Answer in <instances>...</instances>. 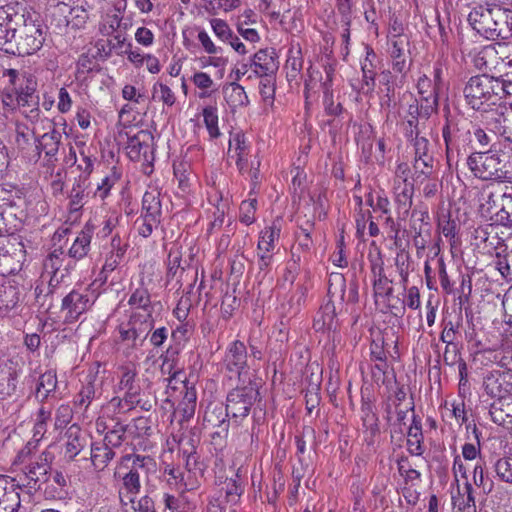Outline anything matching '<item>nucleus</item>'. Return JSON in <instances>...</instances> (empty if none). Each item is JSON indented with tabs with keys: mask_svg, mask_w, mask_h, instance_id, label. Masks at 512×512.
Masks as SVG:
<instances>
[{
	"mask_svg": "<svg viewBox=\"0 0 512 512\" xmlns=\"http://www.w3.org/2000/svg\"><path fill=\"white\" fill-rule=\"evenodd\" d=\"M0 79L4 83L0 97L5 109L20 110L31 124L41 123L51 126V120L42 115L38 106L37 81L32 74L9 68L3 70Z\"/></svg>",
	"mask_w": 512,
	"mask_h": 512,
	"instance_id": "1",
	"label": "nucleus"
},
{
	"mask_svg": "<svg viewBox=\"0 0 512 512\" xmlns=\"http://www.w3.org/2000/svg\"><path fill=\"white\" fill-rule=\"evenodd\" d=\"M147 285L148 282L142 275L139 287L132 291L128 299L131 312L129 321L119 327L121 339L128 342L132 348L143 345L155 324L153 313L158 302H152Z\"/></svg>",
	"mask_w": 512,
	"mask_h": 512,
	"instance_id": "2",
	"label": "nucleus"
},
{
	"mask_svg": "<svg viewBox=\"0 0 512 512\" xmlns=\"http://www.w3.org/2000/svg\"><path fill=\"white\" fill-rule=\"evenodd\" d=\"M155 467V461L149 456L127 454L121 458L115 477L122 483L119 495L123 505L131 504L132 508L136 509L134 503L141 490L140 476L154 471Z\"/></svg>",
	"mask_w": 512,
	"mask_h": 512,
	"instance_id": "3",
	"label": "nucleus"
},
{
	"mask_svg": "<svg viewBox=\"0 0 512 512\" xmlns=\"http://www.w3.org/2000/svg\"><path fill=\"white\" fill-rule=\"evenodd\" d=\"M54 459L53 454L44 450L35 451L32 442H28L17 454L14 465L18 467L17 480L22 486L37 489L48 481V473Z\"/></svg>",
	"mask_w": 512,
	"mask_h": 512,
	"instance_id": "4",
	"label": "nucleus"
},
{
	"mask_svg": "<svg viewBox=\"0 0 512 512\" xmlns=\"http://www.w3.org/2000/svg\"><path fill=\"white\" fill-rule=\"evenodd\" d=\"M500 85L498 78L486 74L471 77L464 87V97L466 103L475 110H483L485 116L490 106H498V94Z\"/></svg>",
	"mask_w": 512,
	"mask_h": 512,
	"instance_id": "5",
	"label": "nucleus"
},
{
	"mask_svg": "<svg viewBox=\"0 0 512 512\" xmlns=\"http://www.w3.org/2000/svg\"><path fill=\"white\" fill-rule=\"evenodd\" d=\"M467 165L474 176L482 180L505 181L512 178V172L496 153H473L468 157Z\"/></svg>",
	"mask_w": 512,
	"mask_h": 512,
	"instance_id": "6",
	"label": "nucleus"
},
{
	"mask_svg": "<svg viewBox=\"0 0 512 512\" xmlns=\"http://www.w3.org/2000/svg\"><path fill=\"white\" fill-rule=\"evenodd\" d=\"M258 383L249 379L247 384L243 381L242 385L231 390L226 398L227 414L231 419L238 423L246 418L259 397Z\"/></svg>",
	"mask_w": 512,
	"mask_h": 512,
	"instance_id": "7",
	"label": "nucleus"
},
{
	"mask_svg": "<svg viewBox=\"0 0 512 512\" xmlns=\"http://www.w3.org/2000/svg\"><path fill=\"white\" fill-rule=\"evenodd\" d=\"M281 231V221L275 220L259 232L256 257L257 266L260 271L267 273L271 269L274 262V252L277 247Z\"/></svg>",
	"mask_w": 512,
	"mask_h": 512,
	"instance_id": "8",
	"label": "nucleus"
},
{
	"mask_svg": "<svg viewBox=\"0 0 512 512\" xmlns=\"http://www.w3.org/2000/svg\"><path fill=\"white\" fill-rule=\"evenodd\" d=\"M24 18L23 27L20 30V39L17 43L18 53L32 55L39 51L45 41V27L36 15L28 13Z\"/></svg>",
	"mask_w": 512,
	"mask_h": 512,
	"instance_id": "9",
	"label": "nucleus"
},
{
	"mask_svg": "<svg viewBox=\"0 0 512 512\" xmlns=\"http://www.w3.org/2000/svg\"><path fill=\"white\" fill-rule=\"evenodd\" d=\"M484 385L487 394L496 398L489 411L492 421L502 426L512 424V398L502 395L501 385L494 376H488Z\"/></svg>",
	"mask_w": 512,
	"mask_h": 512,
	"instance_id": "10",
	"label": "nucleus"
},
{
	"mask_svg": "<svg viewBox=\"0 0 512 512\" xmlns=\"http://www.w3.org/2000/svg\"><path fill=\"white\" fill-rule=\"evenodd\" d=\"M95 300L96 296L88 289H74L70 291L62 299L61 304L64 322L72 324L78 321L93 306Z\"/></svg>",
	"mask_w": 512,
	"mask_h": 512,
	"instance_id": "11",
	"label": "nucleus"
},
{
	"mask_svg": "<svg viewBox=\"0 0 512 512\" xmlns=\"http://www.w3.org/2000/svg\"><path fill=\"white\" fill-rule=\"evenodd\" d=\"M484 118L489 131L503 137L505 141L512 142V103H499L494 111L488 112Z\"/></svg>",
	"mask_w": 512,
	"mask_h": 512,
	"instance_id": "12",
	"label": "nucleus"
},
{
	"mask_svg": "<svg viewBox=\"0 0 512 512\" xmlns=\"http://www.w3.org/2000/svg\"><path fill=\"white\" fill-rule=\"evenodd\" d=\"M43 130H47L40 136L35 137V147L37 150L36 156L40 157L41 152H44L45 157L48 158L49 162H53L56 160V155L59 151V146L61 142L62 135L61 133L54 127V124L51 122V126L47 124L38 123Z\"/></svg>",
	"mask_w": 512,
	"mask_h": 512,
	"instance_id": "13",
	"label": "nucleus"
},
{
	"mask_svg": "<svg viewBox=\"0 0 512 512\" xmlns=\"http://www.w3.org/2000/svg\"><path fill=\"white\" fill-rule=\"evenodd\" d=\"M119 383L118 388L121 391H124L123 400L128 404V406H133L135 403L139 402V394L140 388L137 384V368L133 363H128L122 365L119 368Z\"/></svg>",
	"mask_w": 512,
	"mask_h": 512,
	"instance_id": "14",
	"label": "nucleus"
},
{
	"mask_svg": "<svg viewBox=\"0 0 512 512\" xmlns=\"http://www.w3.org/2000/svg\"><path fill=\"white\" fill-rule=\"evenodd\" d=\"M152 141L153 136L144 130H141L137 134L128 137L125 146L127 156L132 161H140L142 159L149 161L152 154Z\"/></svg>",
	"mask_w": 512,
	"mask_h": 512,
	"instance_id": "15",
	"label": "nucleus"
},
{
	"mask_svg": "<svg viewBox=\"0 0 512 512\" xmlns=\"http://www.w3.org/2000/svg\"><path fill=\"white\" fill-rule=\"evenodd\" d=\"M14 480L0 475V512H17L20 508L19 487Z\"/></svg>",
	"mask_w": 512,
	"mask_h": 512,
	"instance_id": "16",
	"label": "nucleus"
},
{
	"mask_svg": "<svg viewBox=\"0 0 512 512\" xmlns=\"http://www.w3.org/2000/svg\"><path fill=\"white\" fill-rule=\"evenodd\" d=\"M392 193L398 220H405L412 207L414 185L413 183L393 184Z\"/></svg>",
	"mask_w": 512,
	"mask_h": 512,
	"instance_id": "17",
	"label": "nucleus"
},
{
	"mask_svg": "<svg viewBox=\"0 0 512 512\" xmlns=\"http://www.w3.org/2000/svg\"><path fill=\"white\" fill-rule=\"evenodd\" d=\"M247 363V349L243 342L233 341L226 350L224 357L225 368L232 373L241 375Z\"/></svg>",
	"mask_w": 512,
	"mask_h": 512,
	"instance_id": "18",
	"label": "nucleus"
},
{
	"mask_svg": "<svg viewBox=\"0 0 512 512\" xmlns=\"http://www.w3.org/2000/svg\"><path fill=\"white\" fill-rule=\"evenodd\" d=\"M493 7L479 6L474 8L468 15V21L473 28L486 37H493L495 28L492 23Z\"/></svg>",
	"mask_w": 512,
	"mask_h": 512,
	"instance_id": "19",
	"label": "nucleus"
},
{
	"mask_svg": "<svg viewBox=\"0 0 512 512\" xmlns=\"http://www.w3.org/2000/svg\"><path fill=\"white\" fill-rule=\"evenodd\" d=\"M94 234V224L87 222L81 231L78 232L75 240L68 250V257L74 260L85 258L91 246V240Z\"/></svg>",
	"mask_w": 512,
	"mask_h": 512,
	"instance_id": "20",
	"label": "nucleus"
},
{
	"mask_svg": "<svg viewBox=\"0 0 512 512\" xmlns=\"http://www.w3.org/2000/svg\"><path fill=\"white\" fill-rule=\"evenodd\" d=\"M126 250L127 244L122 241L119 235H114L111 239L109 251L106 253L101 271V274L105 275V280L107 279V275L119 266L124 258Z\"/></svg>",
	"mask_w": 512,
	"mask_h": 512,
	"instance_id": "21",
	"label": "nucleus"
},
{
	"mask_svg": "<svg viewBox=\"0 0 512 512\" xmlns=\"http://www.w3.org/2000/svg\"><path fill=\"white\" fill-rule=\"evenodd\" d=\"M364 49L365 57L361 61V70L363 74L361 90L364 93H369L372 92L375 87V76L378 57L370 46H365Z\"/></svg>",
	"mask_w": 512,
	"mask_h": 512,
	"instance_id": "22",
	"label": "nucleus"
},
{
	"mask_svg": "<svg viewBox=\"0 0 512 512\" xmlns=\"http://www.w3.org/2000/svg\"><path fill=\"white\" fill-rule=\"evenodd\" d=\"M96 381L95 374L89 373L82 381L81 388L73 398V405L77 411H86L96 397Z\"/></svg>",
	"mask_w": 512,
	"mask_h": 512,
	"instance_id": "23",
	"label": "nucleus"
},
{
	"mask_svg": "<svg viewBox=\"0 0 512 512\" xmlns=\"http://www.w3.org/2000/svg\"><path fill=\"white\" fill-rule=\"evenodd\" d=\"M87 440L80 427L71 425L65 433L64 456L73 460L86 446Z\"/></svg>",
	"mask_w": 512,
	"mask_h": 512,
	"instance_id": "24",
	"label": "nucleus"
},
{
	"mask_svg": "<svg viewBox=\"0 0 512 512\" xmlns=\"http://www.w3.org/2000/svg\"><path fill=\"white\" fill-rule=\"evenodd\" d=\"M274 53L267 49H260L249 58V66L258 77L267 76L277 70Z\"/></svg>",
	"mask_w": 512,
	"mask_h": 512,
	"instance_id": "25",
	"label": "nucleus"
},
{
	"mask_svg": "<svg viewBox=\"0 0 512 512\" xmlns=\"http://www.w3.org/2000/svg\"><path fill=\"white\" fill-rule=\"evenodd\" d=\"M338 326L335 305L329 301L321 306L314 319L313 327L316 331L331 332L336 331Z\"/></svg>",
	"mask_w": 512,
	"mask_h": 512,
	"instance_id": "26",
	"label": "nucleus"
},
{
	"mask_svg": "<svg viewBox=\"0 0 512 512\" xmlns=\"http://www.w3.org/2000/svg\"><path fill=\"white\" fill-rule=\"evenodd\" d=\"M362 427L365 434V441L373 444L375 437L379 433L378 417L371 404L363 403L361 406Z\"/></svg>",
	"mask_w": 512,
	"mask_h": 512,
	"instance_id": "27",
	"label": "nucleus"
},
{
	"mask_svg": "<svg viewBox=\"0 0 512 512\" xmlns=\"http://www.w3.org/2000/svg\"><path fill=\"white\" fill-rule=\"evenodd\" d=\"M196 399V391L193 388L186 389L183 399L173 413V418L178 420L180 425L193 418L196 409Z\"/></svg>",
	"mask_w": 512,
	"mask_h": 512,
	"instance_id": "28",
	"label": "nucleus"
},
{
	"mask_svg": "<svg viewBox=\"0 0 512 512\" xmlns=\"http://www.w3.org/2000/svg\"><path fill=\"white\" fill-rule=\"evenodd\" d=\"M161 372L163 375H168V388L177 390L180 389V387H178V384H180L185 392L186 389H189L184 372L176 366L173 360H169L167 357H165L161 365Z\"/></svg>",
	"mask_w": 512,
	"mask_h": 512,
	"instance_id": "29",
	"label": "nucleus"
},
{
	"mask_svg": "<svg viewBox=\"0 0 512 512\" xmlns=\"http://www.w3.org/2000/svg\"><path fill=\"white\" fill-rule=\"evenodd\" d=\"M57 11L64 16L67 25L81 27L88 19L87 9L83 5L70 6L66 3H59Z\"/></svg>",
	"mask_w": 512,
	"mask_h": 512,
	"instance_id": "30",
	"label": "nucleus"
},
{
	"mask_svg": "<svg viewBox=\"0 0 512 512\" xmlns=\"http://www.w3.org/2000/svg\"><path fill=\"white\" fill-rule=\"evenodd\" d=\"M423 433L421 420L413 415L412 424L407 432V449L410 454L420 456L423 454L424 449L422 446Z\"/></svg>",
	"mask_w": 512,
	"mask_h": 512,
	"instance_id": "31",
	"label": "nucleus"
},
{
	"mask_svg": "<svg viewBox=\"0 0 512 512\" xmlns=\"http://www.w3.org/2000/svg\"><path fill=\"white\" fill-rule=\"evenodd\" d=\"M68 481L61 471H55L45 488V494L52 499H62L67 494Z\"/></svg>",
	"mask_w": 512,
	"mask_h": 512,
	"instance_id": "32",
	"label": "nucleus"
},
{
	"mask_svg": "<svg viewBox=\"0 0 512 512\" xmlns=\"http://www.w3.org/2000/svg\"><path fill=\"white\" fill-rule=\"evenodd\" d=\"M224 97L228 105L233 109L244 107L249 103L245 89L236 82H232L224 88Z\"/></svg>",
	"mask_w": 512,
	"mask_h": 512,
	"instance_id": "33",
	"label": "nucleus"
},
{
	"mask_svg": "<svg viewBox=\"0 0 512 512\" xmlns=\"http://www.w3.org/2000/svg\"><path fill=\"white\" fill-rule=\"evenodd\" d=\"M452 502L460 511L475 508L473 488L468 481H465L462 488L460 484L457 485V494H452Z\"/></svg>",
	"mask_w": 512,
	"mask_h": 512,
	"instance_id": "34",
	"label": "nucleus"
},
{
	"mask_svg": "<svg viewBox=\"0 0 512 512\" xmlns=\"http://www.w3.org/2000/svg\"><path fill=\"white\" fill-rule=\"evenodd\" d=\"M114 456V451L104 443H95L91 446V462L97 470H103Z\"/></svg>",
	"mask_w": 512,
	"mask_h": 512,
	"instance_id": "35",
	"label": "nucleus"
},
{
	"mask_svg": "<svg viewBox=\"0 0 512 512\" xmlns=\"http://www.w3.org/2000/svg\"><path fill=\"white\" fill-rule=\"evenodd\" d=\"M373 274V289L376 296H389L392 293V286L390 280L384 273L382 264H374L372 266Z\"/></svg>",
	"mask_w": 512,
	"mask_h": 512,
	"instance_id": "36",
	"label": "nucleus"
},
{
	"mask_svg": "<svg viewBox=\"0 0 512 512\" xmlns=\"http://www.w3.org/2000/svg\"><path fill=\"white\" fill-rule=\"evenodd\" d=\"M57 376L52 370L46 371L39 377V381L36 386V397L40 400H45L51 393L56 390L57 387Z\"/></svg>",
	"mask_w": 512,
	"mask_h": 512,
	"instance_id": "37",
	"label": "nucleus"
},
{
	"mask_svg": "<svg viewBox=\"0 0 512 512\" xmlns=\"http://www.w3.org/2000/svg\"><path fill=\"white\" fill-rule=\"evenodd\" d=\"M160 193L153 189L146 191L142 199V214L154 218H161Z\"/></svg>",
	"mask_w": 512,
	"mask_h": 512,
	"instance_id": "38",
	"label": "nucleus"
},
{
	"mask_svg": "<svg viewBox=\"0 0 512 512\" xmlns=\"http://www.w3.org/2000/svg\"><path fill=\"white\" fill-rule=\"evenodd\" d=\"M33 128L28 127L26 124L22 122H16L15 126V142L17 144L18 149L21 151L27 150L31 145V140L34 139L37 133V126L39 124H33Z\"/></svg>",
	"mask_w": 512,
	"mask_h": 512,
	"instance_id": "39",
	"label": "nucleus"
},
{
	"mask_svg": "<svg viewBox=\"0 0 512 512\" xmlns=\"http://www.w3.org/2000/svg\"><path fill=\"white\" fill-rule=\"evenodd\" d=\"M230 417V414H227V409L223 408L222 405H209L205 415L204 421L208 423L212 427H223V431H228V424H226V418Z\"/></svg>",
	"mask_w": 512,
	"mask_h": 512,
	"instance_id": "40",
	"label": "nucleus"
},
{
	"mask_svg": "<svg viewBox=\"0 0 512 512\" xmlns=\"http://www.w3.org/2000/svg\"><path fill=\"white\" fill-rule=\"evenodd\" d=\"M51 420V411L46 410L43 406L38 410L35 425L33 428L32 446L36 447L38 443L47 432L48 422Z\"/></svg>",
	"mask_w": 512,
	"mask_h": 512,
	"instance_id": "41",
	"label": "nucleus"
},
{
	"mask_svg": "<svg viewBox=\"0 0 512 512\" xmlns=\"http://www.w3.org/2000/svg\"><path fill=\"white\" fill-rule=\"evenodd\" d=\"M16 29L8 17L0 16V49L13 52L12 41L15 39Z\"/></svg>",
	"mask_w": 512,
	"mask_h": 512,
	"instance_id": "42",
	"label": "nucleus"
},
{
	"mask_svg": "<svg viewBox=\"0 0 512 512\" xmlns=\"http://www.w3.org/2000/svg\"><path fill=\"white\" fill-rule=\"evenodd\" d=\"M152 99L172 107L176 102V95L167 84L157 81L152 86Z\"/></svg>",
	"mask_w": 512,
	"mask_h": 512,
	"instance_id": "43",
	"label": "nucleus"
},
{
	"mask_svg": "<svg viewBox=\"0 0 512 512\" xmlns=\"http://www.w3.org/2000/svg\"><path fill=\"white\" fill-rule=\"evenodd\" d=\"M203 121L211 139H216L221 135L218 126V109L215 106H206L202 111Z\"/></svg>",
	"mask_w": 512,
	"mask_h": 512,
	"instance_id": "44",
	"label": "nucleus"
},
{
	"mask_svg": "<svg viewBox=\"0 0 512 512\" xmlns=\"http://www.w3.org/2000/svg\"><path fill=\"white\" fill-rule=\"evenodd\" d=\"M417 89L418 93L424 100H432L433 103H437L440 91L437 89L435 84H433L432 79H430L426 74H423L418 78Z\"/></svg>",
	"mask_w": 512,
	"mask_h": 512,
	"instance_id": "45",
	"label": "nucleus"
},
{
	"mask_svg": "<svg viewBox=\"0 0 512 512\" xmlns=\"http://www.w3.org/2000/svg\"><path fill=\"white\" fill-rule=\"evenodd\" d=\"M66 260V255L61 248L54 249L45 259L44 268L47 272L53 274L51 281L57 277L63 262Z\"/></svg>",
	"mask_w": 512,
	"mask_h": 512,
	"instance_id": "46",
	"label": "nucleus"
},
{
	"mask_svg": "<svg viewBox=\"0 0 512 512\" xmlns=\"http://www.w3.org/2000/svg\"><path fill=\"white\" fill-rule=\"evenodd\" d=\"M239 471L240 469H237L235 478L226 479V481L221 486V491L225 492L228 502L235 503L243 492V487L238 479Z\"/></svg>",
	"mask_w": 512,
	"mask_h": 512,
	"instance_id": "47",
	"label": "nucleus"
},
{
	"mask_svg": "<svg viewBox=\"0 0 512 512\" xmlns=\"http://www.w3.org/2000/svg\"><path fill=\"white\" fill-rule=\"evenodd\" d=\"M121 173L113 167L108 175H106L97 186L95 195L104 200L110 193L111 188L120 180Z\"/></svg>",
	"mask_w": 512,
	"mask_h": 512,
	"instance_id": "48",
	"label": "nucleus"
},
{
	"mask_svg": "<svg viewBox=\"0 0 512 512\" xmlns=\"http://www.w3.org/2000/svg\"><path fill=\"white\" fill-rule=\"evenodd\" d=\"M164 505L171 512H194L195 506L192 505L186 498H177L170 494H164Z\"/></svg>",
	"mask_w": 512,
	"mask_h": 512,
	"instance_id": "49",
	"label": "nucleus"
},
{
	"mask_svg": "<svg viewBox=\"0 0 512 512\" xmlns=\"http://www.w3.org/2000/svg\"><path fill=\"white\" fill-rule=\"evenodd\" d=\"M209 23L214 35L223 43H227L235 34L227 21L221 18H212Z\"/></svg>",
	"mask_w": 512,
	"mask_h": 512,
	"instance_id": "50",
	"label": "nucleus"
},
{
	"mask_svg": "<svg viewBox=\"0 0 512 512\" xmlns=\"http://www.w3.org/2000/svg\"><path fill=\"white\" fill-rule=\"evenodd\" d=\"M16 383V374L0 365V397L11 395L16 389Z\"/></svg>",
	"mask_w": 512,
	"mask_h": 512,
	"instance_id": "51",
	"label": "nucleus"
},
{
	"mask_svg": "<svg viewBox=\"0 0 512 512\" xmlns=\"http://www.w3.org/2000/svg\"><path fill=\"white\" fill-rule=\"evenodd\" d=\"M159 223L160 219L141 214L136 221L137 231L140 236L147 238L158 227Z\"/></svg>",
	"mask_w": 512,
	"mask_h": 512,
	"instance_id": "52",
	"label": "nucleus"
},
{
	"mask_svg": "<svg viewBox=\"0 0 512 512\" xmlns=\"http://www.w3.org/2000/svg\"><path fill=\"white\" fill-rule=\"evenodd\" d=\"M257 209V200H245L240 205L239 219L245 225H251L255 221V212Z\"/></svg>",
	"mask_w": 512,
	"mask_h": 512,
	"instance_id": "53",
	"label": "nucleus"
},
{
	"mask_svg": "<svg viewBox=\"0 0 512 512\" xmlns=\"http://www.w3.org/2000/svg\"><path fill=\"white\" fill-rule=\"evenodd\" d=\"M246 143L244 135L237 133L229 141V151L234 152L237 159L236 164L242 169L241 161L245 155Z\"/></svg>",
	"mask_w": 512,
	"mask_h": 512,
	"instance_id": "54",
	"label": "nucleus"
},
{
	"mask_svg": "<svg viewBox=\"0 0 512 512\" xmlns=\"http://www.w3.org/2000/svg\"><path fill=\"white\" fill-rule=\"evenodd\" d=\"M191 81L197 88L203 90L200 94L201 98L210 96L208 90L213 87L214 81L208 73L202 71L196 72L193 74Z\"/></svg>",
	"mask_w": 512,
	"mask_h": 512,
	"instance_id": "55",
	"label": "nucleus"
},
{
	"mask_svg": "<svg viewBox=\"0 0 512 512\" xmlns=\"http://www.w3.org/2000/svg\"><path fill=\"white\" fill-rule=\"evenodd\" d=\"M197 40L208 55L221 54L223 49L217 46L205 29H199Z\"/></svg>",
	"mask_w": 512,
	"mask_h": 512,
	"instance_id": "56",
	"label": "nucleus"
},
{
	"mask_svg": "<svg viewBox=\"0 0 512 512\" xmlns=\"http://www.w3.org/2000/svg\"><path fill=\"white\" fill-rule=\"evenodd\" d=\"M495 472L500 480L512 484V457L499 459L495 464Z\"/></svg>",
	"mask_w": 512,
	"mask_h": 512,
	"instance_id": "57",
	"label": "nucleus"
},
{
	"mask_svg": "<svg viewBox=\"0 0 512 512\" xmlns=\"http://www.w3.org/2000/svg\"><path fill=\"white\" fill-rule=\"evenodd\" d=\"M73 418V409L69 404H61L55 412L54 425L56 429L66 427Z\"/></svg>",
	"mask_w": 512,
	"mask_h": 512,
	"instance_id": "58",
	"label": "nucleus"
},
{
	"mask_svg": "<svg viewBox=\"0 0 512 512\" xmlns=\"http://www.w3.org/2000/svg\"><path fill=\"white\" fill-rule=\"evenodd\" d=\"M228 64V59L224 56L217 55H209L207 57L200 58V67L207 68L212 66L219 71V78H222L224 75L225 68Z\"/></svg>",
	"mask_w": 512,
	"mask_h": 512,
	"instance_id": "59",
	"label": "nucleus"
},
{
	"mask_svg": "<svg viewBox=\"0 0 512 512\" xmlns=\"http://www.w3.org/2000/svg\"><path fill=\"white\" fill-rule=\"evenodd\" d=\"M284 0H259V10L277 19L283 10Z\"/></svg>",
	"mask_w": 512,
	"mask_h": 512,
	"instance_id": "60",
	"label": "nucleus"
},
{
	"mask_svg": "<svg viewBox=\"0 0 512 512\" xmlns=\"http://www.w3.org/2000/svg\"><path fill=\"white\" fill-rule=\"evenodd\" d=\"M390 55L392 58H399L405 56V50L408 45V40L400 33L394 34L390 38Z\"/></svg>",
	"mask_w": 512,
	"mask_h": 512,
	"instance_id": "61",
	"label": "nucleus"
},
{
	"mask_svg": "<svg viewBox=\"0 0 512 512\" xmlns=\"http://www.w3.org/2000/svg\"><path fill=\"white\" fill-rule=\"evenodd\" d=\"M495 48L491 45L483 47L475 56L474 64L479 70L489 68V59L495 56Z\"/></svg>",
	"mask_w": 512,
	"mask_h": 512,
	"instance_id": "62",
	"label": "nucleus"
},
{
	"mask_svg": "<svg viewBox=\"0 0 512 512\" xmlns=\"http://www.w3.org/2000/svg\"><path fill=\"white\" fill-rule=\"evenodd\" d=\"M413 145L415 150V158H426L427 160L433 158L430 143L425 137L416 135Z\"/></svg>",
	"mask_w": 512,
	"mask_h": 512,
	"instance_id": "63",
	"label": "nucleus"
},
{
	"mask_svg": "<svg viewBox=\"0 0 512 512\" xmlns=\"http://www.w3.org/2000/svg\"><path fill=\"white\" fill-rule=\"evenodd\" d=\"M120 25V18L118 15H107L99 25V30L103 35H110L116 31Z\"/></svg>",
	"mask_w": 512,
	"mask_h": 512,
	"instance_id": "64",
	"label": "nucleus"
}]
</instances>
